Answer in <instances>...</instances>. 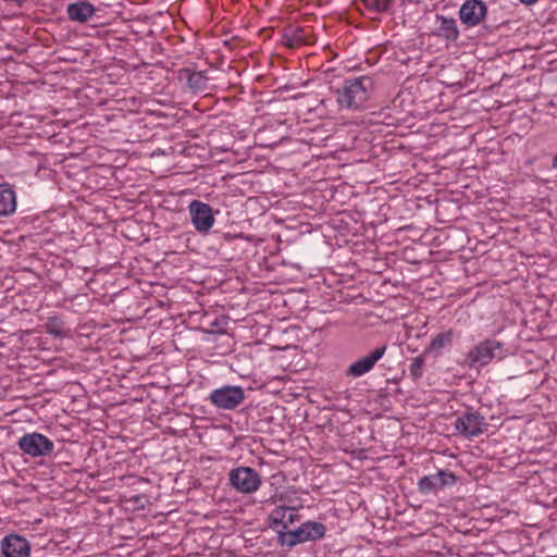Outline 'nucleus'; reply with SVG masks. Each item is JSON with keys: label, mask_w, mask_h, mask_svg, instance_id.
<instances>
[{"label": "nucleus", "mask_w": 557, "mask_h": 557, "mask_svg": "<svg viewBox=\"0 0 557 557\" xmlns=\"http://www.w3.org/2000/svg\"><path fill=\"white\" fill-rule=\"evenodd\" d=\"M325 525L321 522L307 521L300 525L304 542L322 539L325 534Z\"/></svg>", "instance_id": "nucleus-19"}, {"label": "nucleus", "mask_w": 557, "mask_h": 557, "mask_svg": "<svg viewBox=\"0 0 557 557\" xmlns=\"http://www.w3.org/2000/svg\"><path fill=\"white\" fill-rule=\"evenodd\" d=\"M278 541L282 545L289 547L304 543L300 527L293 531H288L287 529L278 531Z\"/></svg>", "instance_id": "nucleus-21"}, {"label": "nucleus", "mask_w": 557, "mask_h": 557, "mask_svg": "<svg viewBox=\"0 0 557 557\" xmlns=\"http://www.w3.org/2000/svg\"><path fill=\"white\" fill-rule=\"evenodd\" d=\"M230 484L243 494L255 493L261 485L260 474L250 467H238L228 474Z\"/></svg>", "instance_id": "nucleus-4"}, {"label": "nucleus", "mask_w": 557, "mask_h": 557, "mask_svg": "<svg viewBox=\"0 0 557 557\" xmlns=\"http://www.w3.org/2000/svg\"><path fill=\"white\" fill-rule=\"evenodd\" d=\"M96 13V8L87 0L67 4L66 15L71 22L87 23Z\"/></svg>", "instance_id": "nucleus-13"}, {"label": "nucleus", "mask_w": 557, "mask_h": 557, "mask_svg": "<svg viewBox=\"0 0 557 557\" xmlns=\"http://www.w3.org/2000/svg\"><path fill=\"white\" fill-rule=\"evenodd\" d=\"M454 426L463 437L473 438L487 431L488 423L483 414L468 407L456 417Z\"/></svg>", "instance_id": "nucleus-3"}, {"label": "nucleus", "mask_w": 557, "mask_h": 557, "mask_svg": "<svg viewBox=\"0 0 557 557\" xmlns=\"http://www.w3.org/2000/svg\"><path fill=\"white\" fill-rule=\"evenodd\" d=\"M208 399L219 409L233 410L245 400V391L240 386L225 385L213 389Z\"/></svg>", "instance_id": "nucleus-6"}, {"label": "nucleus", "mask_w": 557, "mask_h": 557, "mask_svg": "<svg viewBox=\"0 0 557 557\" xmlns=\"http://www.w3.org/2000/svg\"><path fill=\"white\" fill-rule=\"evenodd\" d=\"M455 332L447 330L436 334L430 342L429 346L424 349V355H432L435 358L442 355V350L450 347L454 342Z\"/></svg>", "instance_id": "nucleus-16"}, {"label": "nucleus", "mask_w": 557, "mask_h": 557, "mask_svg": "<svg viewBox=\"0 0 557 557\" xmlns=\"http://www.w3.org/2000/svg\"><path fill=\"white\" fill-rule=\"evenodd\" d=\"M387 350V345H382L373 349L367 356H363L352 362L346 370L349 377H360L373 370L376 362L383 358Z\"/></svg>", "instance_id": "nucleus-9"}, {"label": "nucleus", "mask_w": 557, "mask_h": 557, "mask_svg": "<svg viewBox=\"0 0 557 557\" xmlns=\"http://www.w3.org/2000/svg\"><path fill=\"white\" fill-rule=\"evenodd\" d=\"M522 3L524 4H533L535 3L537 0H520Z\"/></svg>", "instance_id": "nucleus-25"}, {"label": "nucleus", "mask_w": 557, "mask_h": 557, "mask_svg": "<svg viewBox=\"0 0 557 557\" xmlns=\"http://www.w3.org/2000/svg\"><path fill=\"white\" fill-rule=\"evenodd\" d=\"M269 520L272 528L282 525L283 530H286L288 524L299 520V515L294 508L276 507L270 512Z\"/></svg>", "instance_id": "nucleus-14"}, {"label": "nucleus", "mask_w": 557, "mask_h": 557, "mask_svg": "<svg viewBox=\"0 0 557 557\" xmlns=\"http://www.w3.org/2000/svg\"><path fill=\"white\" fill-rule=\"evenodd\" d=\"M369 13H386L394 3V0H360Z\"/></svg>", "instance_id": "nucleus-20"}, {"label": "nucleus", "mask_w": 557, "mask_h": 557, "mask_svg": "<svg viewBox=\"0 0 557 557\" xmlns=\"http://www.w3.org/2000/svg\"><path fill=\"white\" fill-rule=\"evenodd\" d=\"M17 447L30 457H45L52 453L54 445L46 435L33 432L24 434L18 440Z\"/></svg>", "instance_id": "nucleus-5"}, {"label": "nucleus", "mask_w": 557, "mask_h": 557, "mask_svg": "<svg viewBox=\"0 0 557 557\" xmlns=\"http://www.w3.org/2000/svg\"><path fill=\"white\" fill-rule=\"evenodd\" d=\"M1 549L5 557H28L30 545L25 537L9 534L2 540Z\"/></svg>", "instance_id": "nucleus-11"}, {"label": "nucleus", "mask_w": 557, "mask_h": 557, "mask_svg": "<svg viewBox=\"0 0 557 557\" xmlns=\"http://www.w3.org/2000/svg\"><path fill=\"white\" fill-rule=\"evenodd\" d=\"M188 212L195 230L200 234H208L215 222L212 208L203 201L193 200Z\"/></svg>", "instance_id": "nucleus-8"}, {"label": "nucleus", "mask_w": 557, "mask_h": 557, "mask_svg": "<svg viewBox=\"0 0 557 557\" xmlns=\"http://www.w3.org/2000/svg\"><path fill=\"white\" fill-rule=\"evenodd\" d=\"M508 352L509 349L503 342L486 338L479 342L465 355L463 363L470 369L480 370L494 361L503 360Z\"/></svg>", "instance_id": "nucleus-1"}, {"label": "nucleus", "mask_w": 557, "mask_h": 557, "mask_svg": "<svg viewBox=\"0 0 557 557\" xmlns=\"http://www.w3.org/2000/svg\"><path fill=\"white\" fill-rule=\"evenodd\" d=\"M428 355H424V351L414 357L412 360H411V363L409 364V368H408V371H409V375L411 376V379L413 381H418L422 377L423 375V370H424V366H425V357Z\"/></svg>", "instance_id": "nucleus-22"}, {"label": "nucleus", "mask_w": 557, "mask_h": 557, "mask_svg": "<svg viewBox=\"0 0 557 557\" xmlns=\"http://www.w3.org/2000/svg\"><path fill=\"white\" fill-rule=\"evenodd\" d=\"M45 327L46 332L54 337L62 338L66 335L64 331V323L59 317L48 318Z\"/></svg>", "instance_id": "nucleus-23"}, {"label": "nucleus", "mask_w": 557, "mask_h": 557, "mask_svg": "<svg viewBox=\"0 0 557 557\" xmlns=\"http://www.w3.org/2000/svg\"><path fill=\"white\" fill-rule=\"evenodd\" d=\"M372 89L373 79L370 76L348 78L337 89V102L343 108L357 110L368 101Z\"/></svg>", "instance_id": "nucleus-2"}, {"label": "nucleus", "mask_w": 557, "mask_h": 557, "mask_svg": "<svg viewBox=\"0 0 557 557\" xmlns=\"http://www.w3.org/2000/svg\"><path fill=\"white\" fill-rule=\"evenodd\" d=\"M16 194L9 183H0V216H10L16 210Z\"/></svg>", "instance_id": "nucleus-15"}, {"label": "nucleus", "mask_w": 557, "mask_h": 557, "mask_svg": "<svg viewBox=\"0 0 557 557\" xmlns=\"http://www.w3.org/2000/svg\"><path fill=\"white\" fill-rule=\"evenodd\" d=\"M283 42L286 47L294 49L302 45H309L310 40L304 28L290 26L284 29Z\"/></svg>", "instance_id": "nucleus-17"}, {"label": "nucleus", "mask_w": 557, "mask_h": 557, "mask_svg": "<svg viewBox=\"0 0 557 557\" xmlns=\"http://www.w3.org/2000/svg\"><path fill=\"white\" fill-rule=\"evenodd\" d=\"M436 17L441 22L438 27V35L446 40L456 41L459 37L456 20L443 15H437Z\"/></svg>", "instance_id": "nucleus-18"}, {"label": "nucleus", "mask_w": 557, "mask_h": 557, "mask_svg": "<svg viewBox=\"0 0 557 557\" xmlns=\"http://www.w3.org/2000/svg\"><path fill=\"white\" fill-rule=\"evenodd\" d=\"M552 169L553 170H557V151H556V154L554 156V158L552 160Z\"/></svg>", "instance_id": "nucleus-24"}, {"label": "nucleus", "mask_w": 557, "mask_h": 557, "mask_svg": "<svg viewBox=\"0 0 557 557\" xmlns=\"http://www.w3.org/2000/svg\"><path fill=\"white\" fill-rule=\"evenodd\" d=\"M457 483V476L449 470H438L436 473L422 476L418 481V491L423 495L436 494L438 491Z\"/></svg>", "instance_id": "nucleus-7"}, {"label": "nucleus", "mask_w": 557, "mask_h": 557, "mask_svg": "<svg viewBox=\"0 0 557 557\" xmlns=\"http://www.w3.org/2000/svg\"><path fill=\"white\" fill-rule=\"evenodd\" d=\"M486 13L487 8L482 0H467L459 10V17L468 27H473L484 20Z\"/></svg>", "instance_id": "nucleus-10"}, {"label": "nucleus", "mask_w": 557, "mask_h": 557, "mask_svg": "<svg viewBox=\"0 0 557 557\" xmlns=\"http://www.w3.org/2000/svg\"><path fill=\"white\" fill-rule=\"evenodd\" d=\"M177 78L180 82H184L186 87L194 94L205 91L209 81L206 72L194 71L189 67L178 70Z\"/></svg>", "instance_id": "nucleus-12"}]
</instances>
